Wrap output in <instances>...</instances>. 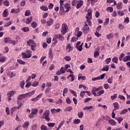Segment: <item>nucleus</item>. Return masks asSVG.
Returning <instances> with one entry per match:
<instances>
[{
  "mask_svg": "<svg viewBox=\"0 0 130 130\" xmlns=\"http://www.w3.org/2000/svg\"><path fill=\"white\" fill-rule=\"evenodd\" d=\"M43 95V93H41L39 94L38 96H37L36 98L31 99V101L35 102V101H38L39 100V99L41 98L42 97V95Z\"/></svg>",
  "mask_w": 130,
  "mask_h": 130,
  "instance_id": "2eb2a0df",
  "label": "nucleus"
},
{
  "mask_svg": "<svg viewBox=\"0 0 130 130\" xmlns=\"http://www.w3.org/2000/svg\"><path fill=\"white\" fill-rule=\"evenodd\" d=\"M22 31H23V32H29L30 31V29L28 27H25L21 28Z\"/></svg>",
  "mask_w": 130,
  "mask_h": 130,
  "instance_id": "72a5a7b5",
  "label": "nucleus"
},
{
  "mask_svg": "<svg viewBox=\"0 0 130 130\" xmlns=\"http://www.w3.org/2000/svg\"><path fill=\"white\" fill-rule=\"evenodd\" d=\"M78 40V38L76 37H73L71 39V42H76Z\"/></svg>",
  "mask_w": 130,
  "mask_h": 130,
  "instance_id": "774afa93",
  "label": "nucleus"
},
{
  "mask_svg": "<svg viewBox=\"0 0 130 130\" xmlns=\"http://www.w3.org/2000/svg\"><path fill=\"white\" fill-rule=\"evenodd\" d=\"M10 41H11V39H10V38H4V42L5 43H10Z\"/></svg>",
  "mask_w": 130,
  "mask_h": 130,
  "instance_id": "a18cd8bd",
  "label": "nucleus"
},
{
  "mask_svg": "<svg viewBox=\"0 0 130 130\" xmlns=\"http://www.w3.org/2000/svg\"><path fill=\"white\" fill-rule=\"evenodd\" d=\"M27 45H29L30 46V49L32 50V51H35L36 50V44L34 42L33 40H29L28 41L26 42Z\"/></svg>",
  "mask_w": 130,
  "mask_h": 130,
  "instance_id": "f03ea898",
  "label": "nucleus"
},
{
  "mask_svg": "<svg viewBox=\"0 0 130 130\" xmlns=\"http://www.w3.org/2000/svg\"><path fill=\"white\" fill-rule=\"evenodd\" d=\"M126 112H127V109H123L120 112V114H125Z\"/></svg>",
  "mask_w": 130,
  "mask_h": 130,
  "instance_id": "603ef678",
  "label": "nucleus"
},
{
  "mask_svg": "<svg viewBox=\"0 0 130 130\" xmlns=\"http://www.w3.org/2000/svg\"><path fill=\"white\" fill-rule=\"evenodd\" d=\"M85 93H86L85 91H82L80 92V97H82V98H84V96H85Z\"/></svg>",
  "mask_w": 130,
  "mask_h": 130,
  "instance_id": "0e129e2a",
  "label": "nucleus"
},
{
  "mask_svg": "<svg viewBox=\"0 0 130 130\" xmlns=\"http://www.w3.org/2000/svg\"><path fill=\"white\" fill-rule=\"evenodd\" d=\"M93 10L91 9H89L87 11V15L86 16V22L88 24L89 26L92 25V22H91V19H92V12Z\"/></svg>",
  "mask_w": 130,
  "mask_h": 130,
  "instance_id": "f257e3e1",
  "label": "nucleus"
},
{
  "mask_svg": "<svg viewBox=\"0 0 130 130\" xmlns=\"http://www.w3.org/2000/svg\"><path fill=\"white\" fill-rule=\"evenodd\" d=\"M130 60V56H125L124 58L123 59V61L124 62H126V61H128Z\"/></svg>",
  "mask_w": 130,
  "mask_h": 130,
  "instance_id": "c85d7f7f",
  "label": "nucleus"
},
{
  "mask_svg": "<svg viewBox=\"0 0 130 130\" xmlns=\"http://www.w3.org/2000/svg\"><path fill=\"white\" fill-rule=\"evenodd\" d=\"M20 86L22 89H24V86H25V81H21L20 83Z\"/></svg>",
  "mask_w": 130,
  "mask_h": 130,
  "instance_id": "13d9d810",
  "label": "nucleus"
},
{
  "mask_svg": "<svg viewBox=\"0 0 130 130\" xmlns=\"http://www.w3.org/2000/svg\"><path fill=\"white\" fill-rule=\"evenodd\" d=\"M12 25V21L7 22L5 25L4 27H9V26H11Z\"/></svg>",
  "mask_w": 130,
  "mask_h": 130,
  "instance_id": "3c124183",
  "label": "nucleus"
},
{
  "mask_svg": "<svg viewBox=\"0 0 130 130\" xmlns=\"http://www.w3.org/2000/svg\"><path fill=\"white\" fill-rule=\"evenodd\" d=\"M22 58H30L32 56V51L30 49L27 50L26 52L21 53Z\"/></svg>",
  "mask_w": 130,
  "mask_h": 130,
  "instance_id": "7ed1b4c3",
  "label": "nucleus"
},
{
  "mask_svg": "<svg viewBox=\"0 0 130 130\" xmlns=\"http://www.w3.org/2000/svg\"><path fill=\"white\" fill-rule=\"evenodd\" d=\"M24 15L26 17H28L29 16H30V15H31V11H30V10H26L25 11Z\"/></svg>",
  "mask_w": 130,
  "mask_h": 130,
  "instance_id": "ea45409f",
  "label": "nucleus"
},
{
  "mask_svg": "<svg viewBox=\"0 0 130 130\" xmlns=\"http://www.w3.org/2000/svg\"><path fill=\"white\" fill-rule=\"evenodd\" d=\"M55 39L58 38L59 40L63 41L64 40V38L62 35L58 34L55 36Z\"/></svg>",
  "mask_w": 130,
  "mask_h": 130,
  "instance_id": "a211bd4d",
  "label": "nucleus"
},
{
  "mask_svg": "<svg viewBox=\"0 0 130 130\" xmlns=\"http://www.w3.org/2000/svg\"><path fill=\"white\" fill-rule=\"evenodd\" d=\"M69 91H70V92H71V93H72V94L73 95V96H74L75 97H77V92H76V91H75L72 89H70Z\"/></svg>",
  "mask_w": 130,
  "mask_h": 130,
  "instance_id": "8fccbe9b",
  "label": "nucleus"
},
{
  "mask_svg": "<svg viewBox=\"0 0 130 130\" xmlns=\"http://www.w3.org/2000/svg\"><path fill=\"white\" fill-rule=\"evenodd\" d=\"M84 5V2L83 0H78L77 4L76 5V9H80Z\"/></svg>",
  "mask_w": 130,
  "mask_h": 130,
  "instance_id": "9b49d317",
  "label": "nucleus"
},
{
  "mask_svg": "<svg viewBox=\"0 0 130 130\" xmlns=\"http://www.w3.org/2000/svg\"><path fill=\"white\" fill-rule=\"evenodd\" d=\"M70 78H71V82H74L75 81V76L73 74H70L69 75V76L67 77V79H70Z\"/></svg>",
  "mask_w": 130,
  "mask_h": 130,
  "instance_id": "c756f323",
  "label": "nucleus"
},
{
  "mask_svg": "<svg viewBox=\"0 0 130 130\" xmlns=\"http://www.w3.org/2000/svg\"><path fill=\"white\" fill-rule=\"evenodd\" d=\"M40 9L42 11H44V12H46L48 11V7H47V6H41L40 7Z\"/></svg>",
  "mask_w": 130,
  "mask_h": 130,
  "instance_id": "5701e85b",
  "label": "nucleus"
},
{
  "mask_svg": "<svg viewBox=\"0 0 130 130\" xmlns=\"http://www.w3.org/2000/svg\"><path fill=\"white\" fill-rule=\"evenodd\" d=\"M15 94H16V91H9L7 93V96L8 97H12Z\"/></svg>",
  "mask_w": 130,
  "mask_h": 130,
  "instance_id": "aec40b11",
  "label": "nucleus"
},
{
  "mask_svg": "<svg viewBox=\"0 0 130 130\" xmlns=\"http://www.w3.org/2000/svg\"><path fill=\"white\" fill-rule=\"evenodd\" d=\"M48 55L49 58H52L53 57V54L52 53V50L51 48H50L49 49Z\"/></svg>",
  "mask_w": 130,
  "mask_h": 130,
  "instance_id": "cd10ccee",
  "label": "nucleus"
},
{
  "mask_svg": "<svg viewBox=\"0 0 130 130\" xmlns=\"http://www.w3.org/2000/svg\"><path fill=\"white\" fill-rule=\"evenodd\" d=\"M29 125H30V122L25 121L22 125V127H23V128H28Z\"/></svg>",
  "mask_w": 130,
  "mask_h": 130,
  "instance_id": "6ab92c4d",
  "label": "nucleus"
},
{
  "mask_svg": "<svg viewBox=\"0 0 130 130\" xmlns=\"http://www.w3.org/2000/svg\"><path fill=\"white\" fill-rule=\"evenodd\" d=\"M38 85H39V82L38 81H35L32 83L31 86L32 87H37Z\"/></svg>",
  "mask_w": 130,
  "mask_h": 130,
  "instance_id": "c03bdc74",
  "label": "nucleus"
},
{
  "mask_svg": "<svg viewBox=\"0 0 130 130\" xmlns=\"http://www.w3.org/2000/svg\"><path fill=\"white\" fill-rule=\"evenodd\" d=\"M63 3H64V1L63 0H60L59 4H60V11H61V12H63L64 11V7H63Z\"/></svg>",
  "mask_w": 130,
  "mask_h": 130,
  "instance_id": "ddd939ff",
  "label": "nucleus"
},
{
  "mask_svg": "<svg viewBox=\"0 0 130 130\" xmlns=\"http://www.w3.org/2000/svg\"><path fill=\"white\" fill-rule=\"evenodd\" d=\"M25 98H26L25 94H21L17 96L18 100H22V99H24Z\"/></svg>",
  "mask_w": 130,
  "mask_h": 130,
  "instance_id": "bb28decb",
  "label": "nucleus"
},
{
  "mask_svg": "<svg viewBox=\"0 0 130 130\" xmlns=\"http://www.w3.org/2000/svg\"><path fill=\"white\" fill-rule=\"evenodd\" d=\"M38 127H37V124H33L32 126H31V129L32 130H37L38 129Z\"/></svg>",
  "mask_w": 130,
  "mask_h": 130,
  "instance_id": "6e6d98bb",
  "label": "nucleus"
},
{
  "mask_svg": "<svg viewBox=\"0 0 130 130\" xmlns=\"http://www.w3.org/2000/svg\"><path fill=\"white\" fill-rule=\"evenodd\" d=\"M34 94H35V90H32L31 91L24 93V96L25 98H28V97H31V96H33Z\"/></svg>",
  "mask_w": 130,
  "mask_h": 130,
  "instance_id": "9d476101",
  "label": "nucleus"
},
{
  "mask_svg": "<svg viewBox=\"0 0 130 130\" xmlns=\"http://www.w3.org/2000/svg\"><path fill=\"white\" fill-rule=\"evenodd\" d=\"M64 59H65L66 61H70L71 58L69 56H67L64 57Z\"/></svg>",
  "mask_w": 130,
  "mask_h": 130,
  "instance_id": "338daca9",
  "label": "nucleus"
},
{
  "mask_svg": "<svg viewBox=\"0 0 130 130\" xmlns=\"http://www.w3.org/2000/svg\"><path fill=\"white\" fill-rule=\"evenodd\" d=\"M82 31L83 33H85V34H87V33H89V32H90V28H89V26H88L87 23H85V25L83 26Z\"/></svg>",
  "mask_w": 130,
  "mask_h": 130,
  "instance_id": "0eeeda50",
  "label": "nucleus"
},
{
  "mask_svg": "<svg viewBox=\"0 0 130 130\" xmlns=\"http://www.w3.org/2000/svg\"><path fill=\"white\" fill-rule=\"evenodd\" d=\"M78 116L79 118H82L84 116V113L83 112H79L78 113Z\"/></svg>",
  "mask_w": 130,
  "mask_h": 130,
  "instance_id": "79ce46f5",
  "label": "nucleus"
},
{
  "mask_svg": "<svg viewBox=\"0 0 130 130\" xmlns=\"http://www.w3.org/2000/svg\"><path fill=\"white\" fill-rule=\"evenodd\" d=\"M55 103L56 104H61V103H62V100L61 99H59L56 101Z\"/></svg>",
  "mask_w": 130,
  "mask_h": 130,
  "instance_id": "680f3d73",
  "label": "nucleus"
},
{
  "mask_svg": "<svg viewBox=\"0 0 130 130\" xmlns=\"http://www.w3.org/2000/svg\"><path fill=\"white\" fill-rule=\"evenodd\" d=\"M64 8L67 10L65 11L66 13H68L70 10H71V4L70 3H66L64 5Z\"/></svg>",
  "mask_w": 130,
  "mask_h": 130,
  "instance_id": "4468645a",
  "label": "nucleus"
},
{
  "mask_svg": "<svg viewBox=\"0 0 130 130\" xmlns=\"http://www.w3.org/2000/svg\"><path fill=\"white\" fill-rule=\"evenodd\" d=\"M109 123L111 125H115V124H116V122H115L114 120L111 119L109 120Z\"/></svg>",
  "mask_w": 130,
  "mask_h": 130,
  "instance_id": "2f4dec72",
  "label": "nucleus"
},
{
  "mask_svg": "<svg viewBox=\"0 0 130 130\" xmlns=\"http://www.w3.org/2000/svg\"><path fill=\"white\" fill-rule=\"evenodd\" d=\"M68 32V26L66 24L62 25V29H61V32L63 35H64L66 33Z\"/></svg>",
  "mask_w": 130,
  "mask_h": 130,
  "instance_id": "6e6552de",
  "label": "nucleus"
},
{
  "mask_svg": "<svg viewBox=\"0 0 130 130\" xmlns=\"http://www.w3.org/2000/svg\"><path fill=\"white\" fill-rule=\"evenodd\" d=\"M66 101L67 104H71V103H72V102L71 101V99H70L69 97L67 98Z\"/></svg>",
  "mask_w": 130,
  "mask_h": 130,
  "instance_id": "e2e57ef3",
  "label": "nucleus"
},
{
  "mask_svg": "<svg viewBox=\"0 0 130 130\" xmlns=\"http://www.w3.org/2000/svg\"><path fill=\"white\" fill-rule=\"evenodd\" d=\"M112 61H113V62H115V63H117L118 61V58L117 57H113L112 59Z\"/></svg>",
  "mask_w": 130,
  "mask_h": 130,
  "instance_id": "4c0bfd02",
  "label": "nucleus"
},
{
  "mask_svg": "<svg viewBox=\"0 0 130 130\" xmlns=\"http://www.w3.org/2000/svg\"><path fill=\"white\" fill-rule=\"evenodd\" d=\"M97 95L96 96H101L102 94H104V90L102 89L101 90H99L97 91Z\"/></svg>",
  "mask_w": 130,
  "mask_h": 130,
  "instance_id": "f704fd0d",
  "label": "nucleus"
},
{
  "mask_svg": "<svg viewBox=\"0 0 130 130\" xmlns=\"http://www.w3.org/2000/svg\"><path fill=\"white\" fill-rule=\"evenodd\" d=\"M81 80H82V81H85V80H86V77L85 76H78V81H81Z\"/></svg>",
  "mask_w": 130,
  "mask_h": 130,
  "instance_id": "09e8293b",
  "label": "nucleus"
},
{
  "mask_svg": "<svg viewBox=\"0 0 130 130\" xmlns=\"http://www.w3.org/2000/svg\"><path fill=\"white\" fill-rule=\"evenodd\" d=\"M117 9H118V10H121V9H122V3H121V2L117 4Z\"/></svg>",
  "mask_w": 130,
  "mask_h": 130,
  "instance_id": "7c9ffc66",
  "label": "nucleus"
},
{
  "mask_svg": "<svg viewBox=\"0 0 130 130\" xmlns=\"http://www.w3.org/2000/svg\"><path fill=\"white\" fill-rule=\"evenodd\" d=\"M75 48L78 51H82L83 50V43H81L80 41L77 42L75 45Z\"/></svg>",
  "mask_w": 130,
  "mask_h": 130,
  "instance_id": "39448f33",
  "label": "nucleus"
},
{
  "mask_svg": "<svg viewBox=\"0 0 130 130\" xmlns=\"http://www.w3.org/2000/svg\"><path fill=\"white\" fill-rule=\"evenodd\" d=\"M81 122V120L80 119H75L74 121V123L75 124H79Z\"/></svg>",
  "mask_w": 130,
  "mask_h": 130,
  "instance_id": "5fc2aeb1",
  "label": "nucleus"
},
{
  "mask_svg": "<svg viewBox=\"0 0 130 130\" xmlns=\"http://www.w3.org/2000/svg\"><path fill=\"white\" fill-rule=\"evenodd\" d=\"M103 72H108L109 71V65H106L102 69Z\"/></svg>",
  "mask_w": 130,
  "mask_h": 130,
  "instance_id": "4be33fe9",
  "label": "nucleus"
},
{
  "mask_svg": "<svg viewBox=\"0 0 130 130\" xmlns=\"http://www.w3.org/2000/svg\"><path fill=\"white\" fill-rule=\"evenodd\" d=\"M107 12H110V13H112L113 12V8L112 7H109L106 8Z\"/></svg>",
  "mask_w": 130,
  "mask_h": 130,
  "instance_id": "58836bf2",
  "label": "nucleus"
},
{
  "mask_svg": "<svg viewBox=\"0 0 130 130\" xmlns=\"http://www.w3.org/2000/svg\"><path fill=\"white\" fill-rule=\"evenodd\" d=\"M71 110H73V107L72 106H68L64 109L63 111L65 112H70L71 111Z\"/></svg>",
  "mask_w": 130,
  "mask_h": 130,
  "instance_id": "b1692460",
  "label": "nucleus"
},
{
  "mask_svg": "<svg viewBox=\"0 0 130 130\" xmlns=\"http://www.w3.org/2000/svg\"><path fill=\"white\" fill-rule=\"evenodd\" d=\"M123 57H124V53L120 54V56H119V60L120 61H122V58H123Z\"/></svg>",
  "mask_w": 130,
  "mask_h": 130,
  "instance_id": "de8ad7c7",
  "label": "nucleus"
},
{
  "mask_svg": "<svg viewBox=\"0 0 130 130\" xmlns=\"http://www.w3.org/2000/svg\"><path fill=\"white\" fill-rule=\"evenodd\" d=\"M73 47L72 46L71 44H68L66 46V50L68 52H71V51H73Z\"/></svg>",
  "mask_w": 130,
  "mask_h": 130,
  "instance_id": "f8f14e48",
  "label": "nucleus"
},
{
  "mask_svg": "<svg viewBox=\"0 0 130 130\" xmlns=\"http://www.w3.org/2000/svg\"><path fill=\"white\" fill-rule=\"evenodd\" d=\"M93 108V106H86L83 109L84 110H90V109H92Z\"/></svg>",
  "mask_w": 130,
  "mask_h": 130,
  "instance_id": "37998d69",
  "label": "nucleus"
},
{
  "mask_svg": "<svg viewBox=\"0 0 130 130\" xmlns=\"http://www.w3.org/2000/svg\"><path fill=\"white\" fill-rule=\"evenodd\" d=\"M83 34V32L82 31H80V28L77 27L75 30V35L78 37V38H80L81 36H82V35Z\"/></svg>",
  "mask_w": 130,
  "mask_h": 130,
  "instance_id": "1a4fd4ad",
  "label": "nucleus"
},
{
  "mask_svg": "<svg viewBox=\"0 0 130 130\" xmlns=\"http://www.w3.org/2000/svg\"><path fill=\"white\" fill-rule=\"evenodd\" d=\"M105 61L107 64H109V63H110V61H111V58L109 57L106 59Z\"/></svg>",
  "mask_w": 130,
  "mask_h": 130,
  "instance_id": "052dcab7",
  "label": "nucleus"
},
{
  "mask_svg": "<svg viewBox=\"0 0 130 130\" xmlns=\"http://www.w3.org/2000/svg\"><path fill=\"white\" fill-rule=\"evenodd\" d=\"M17 104L18 105V106L17 107V109H20V108H21V107L23 105V104L22 103V102L21 101H18Z\"/></svg>",
  "mask_w": 130,
  "mask_h": 130,
  "instance_id": "e433bc0d",
  "label": "nucleus"
},
{
  "mask_svg": "<svg viewBox=\"0 0 130 130\" xmlns=\"http://www.w3.org/2000/svg\"><path fill=\"white\" fill-rule=\"evenodd\" d=\"M31 112L33 113L34 115L37 114L38 112V109L37 108H34L31 110Z\"/></svg>",
  "mask_w": 130,
  "mask_h": 130,
  "instance_id": "473e14b6",
  "label": "nucleus"
},
{
  "mask_svg": "<svg viewBox=\"0 0 130 130\" xmlns=\"http://www.w3.org/2000/svg\"><path fill=\"white\" fill-rule=\"evenodd\" d=\"M47 125L49 127H53L55 125V123H47Z\"/></svg>",
  "mask_w": 130,
  "mask_h": 130,
  "instance_id": "4d7b16f0",
  "label": "nucleus"
},
{
  "mask_svg": "<svg viewBox=\"0 0 130 130\" xmlns=\"http://www.w3.org/2000/svg\"><path fill=\"white\" fill-rule=\"evenodd\" d=\"M10 13H11V14H19V13H20V9L17 8L15 9L13 8L11 10Z\"/></svg>",
  "mask_w": 130,
  "mask_h": 130,
  "instance_id": "dca6fc26",
  "label": "nucleus"
},
{
  "mask_svg": "<svg viewBox=\"0 0 130 130\" xmlns=\"http://www.w3.org/2000/svg\"><path fill=\"white\" fill-rule=\"evenodd\" d=\"M2 16L4 18H6L9 16V11H8V9H6L4 11Z\"/></svg>",
  "mask_w": 130,
  "mask_h": 130,
  "instance_id": "f3484780",
  "label": "nucleus"
},
{
  "mask_svg": "<svg viewBox=\"0 0 130 130\" xmlns=\"http://www.w3.org/2000/svg\"><path fill=\"white\" fill-rule=\"evenodd\" d=\"M31 26L32 28H36L37 27V23L36 22H33L31 23Z\"/></svg>",
  "mask_w": 130,
  "mask_h": 130,
  "instance_id": "864d4df0",
  "label": "nucleus"
},
{
  "mask_svg": "<svg viewBox=\"0 0 130 130\" xmlns=\"http://www.w3.org/2000/svg\"><path fill=\"white\" fill-rule=\"evenodd\" d=\"M53 19L50 18V19L47 22V26H51L53 24Z\"/></svg>",
  "mask_w": 130,
  "mask_h": 130,
  "instance_id": "412c9836",
  "label": "nucleus"
},
{
  "mask_svg": "<svg viewBox=\"0 0 130 130\" xmlns=\"http://www.w3.org/2000/svg\"><path fill=\"white\" fill-rule=\"evenodd\" d=\"M102 89H103V87L102 86H100L98 88L96 87H93L91 90V93L93 95H94V96H97V93H96V92H98L99 90H101Z\"/></svg>",
  "mask_w": 130,
  "mask_h": 130,
  "instance_id": "423d86ee",
  "label": "nucleus"
},
{
  "mask_svg": "<svg viewBox=\"0 0 130 130\" xmlns=\"http://www.w3.org/2000/svg\"><path fill=\"white\" fill-rule=\"evenodd\" d=\"M112 81H113L112 77H110L107 79V82L109 84H112Z\"/></svg>",
  "mask_w": 130,
  "mask_h": 130,
  "instance_id": "bf43d9fd",
  "label": "nucleus"
},
{
  "mask_svg": "<svg viewBox=\"0 0 130 130\" xmlns=\"http://www.w3.org/2000/svg\"><path fill=\"white\" fill-rule=\"evenodd\" d=\"M77 3H78V0H73L72 2V5L74 7H76V6H77Z\"/></svg>",
  "mask_w": 130,
  "mask_h": 130,
  "instance_id": "49530a36",
  "label": "nucleus"
},
{
  "mask_svg": "<svg viewBox=\"0 0 130 130\" xmlns=\"http://www.w3.org/2000/svg\"><path fill=\"white\" fill-rule=\"evenodd\" d=\"M49 110H46L43 114V116L42 117V118L45 119V120H47V121H49L50 120V119H49Z\"/></svg>",
  "mask_w": 130,
  "mask_h": 130,
  "instance_id": "20e7f679",
  "label": "nucleus"
},
{
  "mask_svg": "<svg viewBox=\"0 0 130 130\" xmlns=\"http://www.w3.org/2000/svg\"><path fill=\"white\" fill-rule=\"evenodd\" d=\"M41 130H48V128H47V127L44 125H42L41 126Z\"/></svg>",
  "mask_w": 130,
  "mask_h": 130,
  "instance_id": "69168bd1",
  "label": "nucleus"
},
{
  "mask_svg": "<svg viewBox=\"0 0 130 130\" xmlns=\"http://www.w3.org/2000/svg\"><path fill=\"white\" fill-rule=\"evenodd\" d=\"M113 105L115 110L119 109V104H118V103L115 102L113 103Z\"/></svg>",
  "mask_w": 130,
  "mask_h": 130,
  "instance_id": "a878e982",
  "label": "nucleus"
},
{
  "mask_svg": "<svg viewBox=\"0 0 130 130\" xmlns=\"http://www.w3.org/2000/svg\"><path fill=\"white\" fill-rule=\"evenodd\" d=\"M106 38H107V39H112V38H113V34L110 33L107 35Z\"/></svg>",
  "mask_w": 130,
  "mask_h": 130,
  "instance_id": "c9c22d12",
  "label": "nucleus"
},
{
  "mask_svg": "<svg viewBox=\"0 0 130 130\" xmlns=\"http://www.w3.org/2000/svg\"><path fill=\"white\" fill-rule=\"evenodd\" d=\"M32 16L30 17L29 18H27L25 21V24H27V25H28V24H30L31 22H32Z\"/></svg>",
  "mask_w": 130,
  "mask_h": 130,
  "instance_id": "393cba45",
  "label": "nucleus"
},
{
  "mask_svg": "<svg viewBox=\"0 0 130 130\" xmlns=\"http://www.w3.org/2000/svg\"><path fill=\"white\" fill-rule=\"evenodd\" d=\"M3 5L6 7H9V6H10V2H9L8 0H5L3 3Z\"/></svg>",
  "mask_w": 130,
  "mask_h": 130,
  "instance_id": "a19ab883",
  "label": "nucleus"
}]
</instances>
